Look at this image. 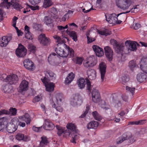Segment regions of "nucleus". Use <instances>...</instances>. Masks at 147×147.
<instances>
[{"label":"nucleus","mask_w":147,"mask_h":147,"mask_svg":"<svg viewBox=\"0 0 147 147\" xmlns=\"http://www.w3.org/2000/svg\"><path fill=\"white\" fill-rule=\"evenodd\" d=\"M57 55L63 57H66L69 55L71 57H74V51L73 49L67 46L65 43L58 46L55 50Z\"/></svg>","instance_id":"1"},{"label":"nucleus","mask_w":147,"mask_h":147,"mask_svg":"<svg viewBox=\"0 0 147 147\" xmlns=\"http://www.w3.org/2000/svg\"><path fill=\"white\" fill-rule=\"evenodd\" d=\"M110 44L112 45L116 53L121 55V58L122 61L125 60L126 55L123 51L124 47L123 43H119L116 40L111 39L110 40Z\"/></svg>","instance_id":"2"},{"label":"nucleus","mask_w":147,"mask_h":147,"mask_svg":"<svg viewBox=\"0 0 147 147\" xmlns=\"http://www.w3.org/2000/svg\"><path fill=\"white\" fill-rule=\"evenodd\" d=\"M19 124L18 119L14 118L12 119L11 122L7 124L5 127L9 133H13L17 130Z\"/></svg>","instance_id":"3"},{"label":"nucleus","mask_w":147,"mask_h":147,"mask_svg":"<svg viewBox=\"0 0 147 147\" xmlns=\"http://www.w3.org/2000/svg\"><path fill=\"white\" fill-rule=\"evenodd\" d=\"M133 2V0H116V3L117 6L123 10H126L128 9Z\"/></svg>","instance_id":"4"},{"label":"nucleus","mask_w":147,"mask_h":147,"mask_svg":"<svg viewBox=\"0 0 147 147\" xmlns=\"http://www.w3.org/2000/svg\"><path fill=\"white\" fill-rule=\"evenodd\" d=\"M126 140H129V142L132 143L136 141L135 138L133 137L130 133H126L123 134L119 137L116 140L117 144H120Z\"/></svg>","instance_id":"5"},{"label":"nucleus","mask_w":147,"mask_h":147,"mask_svg":"<svg viewBox=\"0 0 147 147\" xmlns=\"http://www.w3.org/2000/svg\"><path fill=\"white\" fill-rule=\"evenodd\" d=\"M45 76L41 79V80L44 84L50 80H54L56 79V76L53 72L47 70L45 72Z\"/></svg>","instance_id":"6"},{"label":"nucleus","mask_w":147,"mask_h":147,"mask_svg":"<svg viewBox=\"0 0 147 147\" xmlns=\"http://www.w3.org/2000/svg\"><path fill=\"white\" fill-rule=\"evenodd\" d=\"M123 14V13L117 14V15L115 13L110 14H105V16L106 20L110 24H115L116 21L117 20V17L120 15Z\"/></svg>","instance_id":"7"},{"label":"nucleus","mask_w":147,"mask_h":147,"mask_svg":"<svg viewBox=\"0 0 147 147\" xmlns=\"http://www.w3.org/2000/svg\"><path fill=\"white\" fill-rule=\"evenodd\" d=\"M18 78L15 74H13L9 76L6 75V77L4 80V82H8L10 84H15L18 82Z\"/></svg>","instance_id":"8"},{"label":"nucleus","mask_w":147,"mask_h":147,"mask_svg":"<svg viewBox=\"0 0 147 147\" xmlns=\"http://www.w3.org/2000/svg\"><path fill=\"white\" fill-rule=\"evenodd\" d=\"M127 49L128 51H136L137 50L136 45H139L136 42L132 41L129 40H126L125 43Z\"/></svg>","instance_id":"9"},{"label":"nucleus","mask_w":147,"mask_h":147,"mask_svg":"<svg viewBox=\"0 0 147 147\" xmlns=\"http://www.w3.org/2000/svg\"><path fill=\"white\" fill-rule=\"evenodd\" d=\"M92 100L95 103H98L101 100L100 93L98 90L93 88L92 92Z\"/></svg>","instance_id":"10"},{"label":"nucleus","mask_w":147,"mask_h":147,"mask_svg":"<svg viewBox=\"0 0 147 147\" xmlns=\"http://www.w3.org/2000/svg\"><path fill=\"white\" fill-rule=\"evenodd\" d=\"M27 52L26 49L21 44L19 45V47L16 51L17 56L20 57L25 56Z\"/></svg>","instance_id":"11"},{"label":"nucleus","mask_w":147,"mask_h":147,"mask_svg":"<svg viewBox=\"0 0 147 147\" xmlns=\"http://www.w3.org/2000/svg\"><path fill=\"white\" fill-rule=\"evenodd\" d=\"M38 40L40 44L44 46H48L50 43V39L46 37L44 34H41L38 37Z\"/></svg>","instance_id":"12"},{"label":"nucleus","mask_w":147,"mask_h":147,"mask_svg":"<svg viewBox=\"0 0 147 147\" xmlns=\"http://www.w3.org/2000/svg\"><path fill=\"white\" fill-rule=\"evenodd\" d=\"M82 102V100L79 94H75L70 102L71 104L73 106L80 105Z\"/></svg>","instance_id":"13"},{"label":"nucleus","mask_w":147,"mask_h":147,"mask_svg":"<svg viewBox=\"0 0 147 147\" xmlns=\"http://www.w3.org/2000/svg\"><path fill=\"white\" fill-rule=\"evenodd\" d=\"M105 53L107 58L111 61L112 60L113 55V53L112 49L108 46L105 47L104 48Z\"/></svg>","instance_id":"14"},{"label":"nucleus","mask_w":147,"mask_h":147,"mask_svg":"<svg viewBox=\"0 0 147 147\" xmlns=\"http://www.w3.org/2000/svg\"><path fill=\"white\" fill-rule=\"evenodd\" d=\"M43 128L47 130H51L53 129L54 125L53 123L49 119H46L43 126Z\"/></svg>","instance_id":"15"},{"label":"nucleus","mask_w":147,"mask_h":147,"mask_svg":"<svg viewBox=\"0 0 147 147\" xmlns=\"http://www.w3.org/2000/svg\"><path fill=\"white\" fill-rule=\"evenodd\" d=\"M92 48L97 56L101 57L104 55V51L102 48L96 45H94Z\"/></svg>","instance_id":"16"},{"label":"nucleus","mask_w":147,"mask_h":147,"mask_svg":"<svg viewBox=\"0 0 147 147\" xmlns=\"http://www.w3.org/2000/svg\"><path fill=\"white\" fill-rule=\"evenodd\" d=\"M28 88V82L26 80L22 81L20 83L18 92L22 93L24 91L27 90Z\"/></svg>","instance_id":"17"},{"label":"nucleus","mask_w":147,"mask_h":147,"mask_svg":"<svg viewBox=\"0 0 147 147\" xmlns=\"http://www.w3.org/2000/svg\"><path fill=\"white\" fill-rule=\"evenodd\" d=\"M11 39V36L3 37L0 40V45L2 47L6 46Z\"/></svg>","instance_id":"18"},{"label":"nucleus","mask_w":147,"mask_h":147,"mask_svg":"<svg viewBox=\"0 0 147 147\" xmlns=\"http://www.w3.org/2000/svg\"><path fill=\"white\" fill-rule=\"evenodd\" d=\"M87 74L88 75V78L90 80H94L95 79L96 77V72L94 69H89L87 70Z\"/></svg>","instance_id":"19"},{"label":"nucleus","mask_w":147,"mask_h":147,"mask_svg":"<svg viewBox=\"0 0 147 147\" xmlns=\"http://www.w3.org/2000/svg\"><path fill=\"white\" fill-rule=\"evenodd\" d=\"M48 82H47L45 84H44L46 87V90L49 92H52L54 89L55 84L53 82L48 83Z\"/></svg>","instance_id":"20"},{"label":"nucleus","mask_w":147,"mask_h":147,"mask_svg":"<svg viewBox=\"0 0 147 147\" xmlns=\"http://www.w3.org/2000/svg\"><path fill=\"white\" fill-rule=\"evenodd\" d=\"M54 17L53 16L49 15L45 16L43 19V21L44 23L47 26H50L53 22V19Z\"/></svg>","instance_id":"21"},{"label":"nucleus","mask_w":147,"mask_h":147,"mask_svg":"<svg viewBox=\"0 0 147 147\" xmlns=\"http://www.w3.org/2000/svg\"><path fill=\"white\" fill-rule=\"evenodd\" d=\"M106 65H99V68L102 81H104V77L106 71Z\"/></svg>","instance_id":"22"},{"label":"nucleus","mask_w":147,"mask_h":147,"mask_svg":"<svg viewBox=\"0 0 147 147\" xmlns=\"http://www.w3.org/2000/svg\"><path fill=\"white\" fill-rule=\"evenodd\" d=\"M147 76L143 73H139L137 76L138 81L140 82H142L146 81Z\"/></svg>","instance_id":"23"},{"label":"nucleus","mask_w":147,"mask_h":147,"mask_svg":"<svg viewBox=\"0 0 147 147\" xmlns=\"http://www.w3.org/2000/svg\"><path fill=\"white\" fill-rule=\"evenodd\" d=\"M99 125L98 122L95 121H92L89 123L87 125V128L88 129H96L97 128Z\"/></svg>","instance_id":"24"},{"label":"nucleus","mask_w":147,"mask_h":147,"mask_svg":"<svg viewBox=\"0 0 147 147\" xmlns=\"http://www.w3.org/2000/svg\"><path fill=\"white\" fill-rule=\"evenodd\" d=\"M19 118L22 120L24 121L27 124H29L30 123V119L29 115L26 113L24 115L20 116Z\"/></svg>","instance_id":"25"},{"label":"nucleus","mask_w":147,"mask_h":147,"mask_svg":"<svg viewBox=\"0 0 147 147\" xmlns=\"http://www.w3.org/2000/svg\"><path fill=\"white\" fill-rule=\"evenodd\" d=\"M3 90L5 93H10L13 91L12 87L11 85L7 84L3 86Z\"/></svg>","instance_id":"26"},{"label":"nucleus","mask_w":147,"mask_h":147,"mask_svg":"<svg viewBox=\"0 0 147 147\" xmlns=\"http://www.w3.org/2000/svg\"><path fill=\"white\" fill-rule=\"evenodd\" d=\"M86 82L84 78H82L79 79L77 81V83L80 89L84 88L86 84Z\"/></svg>","instance_id":"27"},{"label":"nucleus","mask_w":147,"mask_h":147,"mask_svg":"<svg viewBox=\"0 0 147 147\" xmlns=\"http://www.w3.org/2000/svg\"><path fill=\"white\" fill-rule=\"evenodd\" d=\"M16 138L19 141L23 140L25 141H27L29 140L27 136H24L23 134L20 133L17 134L16 136Z\"/></svg>","instance_id":"28"},{"label":"nucleus","mask_w":147,"mask_h":147,"mask_svg":"<svg viewBox=\"0 0 147 147\" xmlns=\"http://www.w3.org/2000/svg\"><path fill=\"white\" fill-rule=\"evenodd\" d=\"M74 77V75L72 72L69 73L65 79V83L67 84H69L73 81Z\"/></svg>","instance_id":"29"},{"label":"nucleus","mask_w":147,"mask_h":147,"mask_svg":"<svg viewBox=\"0 0 147 147\" xmlns=\"http://www.w3.org/2000/svg\"><path fill=\"white\" fill-rule=\"evenodd\" d=\"M11 5V3L8 2V0H3V2L1 3L0 6L2 7L6 8L8 9Z\"/></svg>","instance_id":"30"},{"label":"nucleus","mask_w":147,"mask_h":147,"mask_svg":"<svg viewBox=\"0 0 147 147\" xmlns=\"http://www.w3.org/2000/svg\"><path fill=\"white\" fill-rule=\"evenodd\" d=\"M56 98L57 104L58 105L61 104L63 99V94L61 93H57L56 96Z\"/></svg>","instance_id":"31"},{"label":"nucleus","mask_w":147,"mask_h":147,"mask_svg":"<svg viewBox=\"0 0 147 147\" xmlns=\"http://www.w3.org/2000/svg\"><path fill=\"white\" fill-rule=\"evenodd\" d=\"M56 127L57 130V134L59 136H60L64 133L65 129L59 125H56Z\"/></svg>","instance_id":"32"},{"label":"nucleus","mask_w":147,"mask_h":147,"mask_svg":"<svg viewBox=\"0 0 147 147\" xmlns=\"http://www.w3.org/2000/svg\"><path fill=\"white\" fill-rule=\"evenodd\" d=\"M66 127L68 129H70L71 131H72L71 132V133L74 134L75 131L76 130V126L74 124L71 123L68 124L67 125Z\"/></svg>","instance_id":"33"},{"label":"nucleus","mask_w":147,"mask_h":147,"mask_svg":"<svg viewBox=\"0 0 147 147\" xmlns=\"http://www.w3.org/2000/svg\"><path fill=\"white\" fill-rule=\"evenodd\" d=\"M53 37L55 40V41L58 43V46L60 45L61 44H62L63 43H64V40L58 35H55L53 36Z\"/></svg>","instance_id":"34"},{"label":"nucleus","mask_w":147,"mask_h":147,"mask_svg":"<svg viewBox=\"0 0 147 147\" xmlns=\"http://www.w3.org/2000/svg\"><path fill=\"white\" fill-rule=\"evenodd\" d=\"M69 35L72 38L74 41L76 42L77 41V36L76 32L74 31H71L69 33Z\"/></svg>","instance_id":"35"},{"label":"nucleus","mask_w":147,"mask_h":147,"mask_svg":"<svg viewBox=\"0 0 147 147\" xmlns=\"http://www.w3.org/2000/svg\"><path fill=\"white\" fill-rule=\"evenodd\" d=\"M13 7L17 10H19L22 8V6L18 3V0L12 3Z\"/></svg>","instance_id":"36"},{"label":"nucleus","mask_w":147,"mask_h":147,"mask_svg":"<svg viewBox=\"0 0 147 147\" xmlns=\"http://www.w3.org/2000/svg\"><path fill=\"white\" fill-rule=\"evenodd\" d=\"M53 4V3L51 0H44L43 7H44L46 8L51 6Z\"/></svg>","instance_id":"37"},{"label":"nucleus","mask_w":147,"mask_h":147,"mask_svg":"<svg viewBox=\"0 0 147 147\" xmlns=\"http://www.w3.org/2000/svg\"><path fill=\"white\" fill-rule=\"evenodd\" d=\"M86 89L89 92H91L92 88V86L91 85V83L90 80L88 78H86Z\"/></svg>","instance_id":"38"},{"label":"nucleus","mask_w":147,"mask_h":147,"mask_svg":"<svg viewBox=\"0 0 147 147\" xmlns=\"http://www.w3.org/2000/svg\"><path fill=\"white\" fill-rule=\"evenodd\" d=\"M92 114L93 116L96 120L99 121L102 119L101 117L98 113L96 111L93 112Z\"/></svg>","instance_id":"39"},{"label":"nucleus","mask_w":147,"mask_h":147,"mask_svg":"<svg viewBox=\"0 0 147 147\" xmlns=\"http://www.w3.org/2000/svg\"><path fill=\"white\" fill-rule=\"evenodd\" d=\"M97 32L99 34L105 36H107L108 35L110 34V33L108 32V30H105L102 31L98 30Z\"/></svg>","instance_id":"40"},{"label":"nucleus","mask_w":147,"mask_h":147,"mask_svg":"<svg viewBox=\"0 0 147 147\" xmlns=\"http://www.w3.org/2000/svg\"><path fill=\"white\" fill-rule=\"evenodd\" d=\"M84 60V59L83 57H77L76 59V63L78 64H81L83 62L84 64L88 63V61H86V63H84L85 61Z\"/></svg>","instance_id":"41"},{"label":"nucleus","mask_w":147,"mask_h":147,"mask_svg":"<svg viewBox=\"0 0 147 147\" xmlns=\"http://www.w3.org/2000/svg\"><path fill=\"white\" fill-rule=\"evenodd\" d=\"M41 141L40 142V146H41L42 145H46L48 143L47 138L46 137H43L41 138Z\"/></svg>","instance_id":"42"},{"label":"nucleus","mask_w":147,"mask_h":147,"mask_svg":"<svg viewBox=\"0 0 147 147\" xmlns=\"http://www.w3.org/2000/svg\"><path fill=\"white\" fill-rule=\"evenodd\" d=\"M24 66L27 69L30 71H33L36 68L35 65H24Z\"/></svg>","instance_id":"43"},{"label":"nucleus","mask_w":147,"mask_h":147,"mask_svg":"<svg viewBox=\"0 0 147 147\" xmlns=\"http://www.w3.org/2000/svg\"><path fill=\"white\" fill-rule=\"evenodd\" d=\"M28 49L30 53H34L36 51V47L32 44H30L28 45Z\"/></svg>","instance_id":"44"},{"label":"nucleus","mask_w":147,"mask_h":147,"mask_svg":"<svg viewBox=\"0 0 147 147\" xmlns=\"http://www.w3.org/2000/svg\"><path fill=\"white\" fill-rule=\"evenodd\" d=\"M122 81L123 83H125L129 80V76L127 75H124L122 77Z\"/></svg>","instance_id":"45"},{"label":"nucleus","mask_w":147,"mask_h":147,"mask_svg":"<svg viewBox=\"0 0 147 147\" xmlns=\"http://www.w3.org/2000/svg\"><path fill=\"white\" fill-rule=\"evenodd\" d=\"M9 114L11 115H15L17 113V110L15 108L11 107L9 110Z\"/></svg>","instance_id":"46"},{"label":"nucleus","mask_w":147,"mask_h":147,"mask_svg":"<svg viewBox=\"0 0 147 147\" xmlns=\"http://www.w3.org/2000/svg\"><path fill=\"white\" fill-rule=\"evenodd\" d=\"M50 11L51 12V13L50 15L53 16L54 18L55 15L57 12L56 9L54 7H53L50 9Z\"/></svg>","instance_id":"47"},{"label":"nucleus","mask_w":147,"mask_h":147,"mask_svg":"<svg viewBox=\"0 0 147 147\" xmlns=\"http://www.w3.org/2000/svg\"><path fill=\"white\" fill-rule=\"evenodd\" d=\"M90 108L88 105H86V109L85 111L84 112V113H83L80 117L81 118H83L86 115V114L88 113V111L89 110Z\"/></svg>","instance_id":"48"},{"label":"nucleus","mask_w":147,"mask_h":147,"mask_svg":"<svg viewBox=\"0 0 147 147\" xmlns=\"http://www.w3.org/2000/svg\"><path fill=\"white\" fill-rule=\"evenodd\" d=\"M8 119L6 117H3L0 118V122L4 125L7 122Z\"/></svg>","instance_id":"49"},{"label":"nucleus","mask_w":147,"mask_h":147,"mask_svg":"<svg viewBox=\"0 0 147 147\" xmlns=\"http://www.w3.org/2000/svg\"><path fill=\"white\" fill-rule=\"evenodd\" d=\"M135 88L134 87L131 88L128 86H126V90L127 91H129L131 94L132 95H133L134 94L135 92Z\"/></svg>","instance_id":"50"},{"label":"nucleus","mask_w":147,"mask_h":147,"mask_svg":"<svg viewBox=\"0 0 147 147\" xmlns=\"http://www.w3.org/2000/svg\"><path fill=\"white\" fill-rule=\"evenodd\" d=\"M9 110H7L5 109H2L0 111V116L2 115H9Z\"/></svg>","instance_id":"51"},{"label":"nucleus","mask_w":147,"mask_h":147,"mask_svg":"<svg viewBox=\"0 0 147 147\" xmlns=\"http://www.w3.org/2000/svg\"><path fill=\"white\" fill-rule=\"evenodd\" d=\"M56 105L54 103V104L52 105V107L55 108L56 109L60 112H61L63 110V109L60 106H58L56 107Z\"/></svg>","instance_id":"52"},{"label":"nucleus","mask_w":147,"mask_h":147,"mask_svg":"<svg viewBox=\"0 0 147 147\" xmlns=\"http://www.w3.org/2000/svg\"><path fill=\"white\" fill-rule=\"evenodd\" d=\"M68 29L70 30H73L74 28H77L78 26L74 23H73L69 24Z\"/></svg>","instance_id":"53"},{"label":"nucleus","mask_w":147,"mask_h":147,"mask_svg":"<svg viewBox=\"0 0 147 147\" xmlns=\"http://www.w3.org/2000/svg\"><path fill=\"white\" fill-rule=\"evenodd\" d=\"M140 68L142 71L147 73V65H140Z\"/></svg>","instance_id":"54"},{"label":"nucleus","mask_w":147,"mask_h":147,"mask_svg":"<svg viewBox=\"0 0 147 147\" xmlns=\"http://www.w3.org/2000/svg\"><path fill=\"white\" fill-rule=\"evenodd\" d=\"M25 38L29 40H32L33 39L32 34L30 32L25 34Z\"/></svg>","instance_id":"55"},{"label":"nucleus","mask_w":147,"mask_h":147,"mask_svg":"<svg viewBox=\"0 0 147 147\" xmlns=\"http://www.w3.org/2000/svg\"><path fill=\"white\" fill-rule=\"evenodd\" d=\"M33 63L32 61L28 59H26L24 61V64H33Z\"/></svg>","instance_id":"56"},{"label":"nucleus","mask_w":147,"mask_h":147,"mask_svg":"<svg viewBox=\"0 0 147 147\" xmlns=\"http://www.w3.org/2000/svg\"><path fill=\"white\" fill-rule=\"evenodd\" d=\"M42 127V126L39 127H37L35 126H33L32 127V129L35 131L36 132H39L41 131V129Z\"/></svg>","instance_id":"57"},{"label":"nucleus","mask_w":147,"mask_h":147,"mask_svg":"<svg viewBox=\"0 0 147 147\" xmlns=\"http://www.w3.org/2000/svg\"><path fill=\"white\" fill-rule=\"evenodd\" d=\"M129 67L132 71L136 68H139L138 65H129Z\"/></svg>","instance_id":"58"},{"label":"nucleus","mask_w":147,"mask_h":147,"mask_svg":"<svg viewBox=\"0 0 147 147\" xmlns=\"http://www.w3.org/2000/svg\"><path fill=\"white\" fill-rule=\"evenodd\" d=\"M141 27V25L138 23H135L133 24L132 28L135 30L138 29Z\"/></svg>","instance_id":"59"},{"label":"nucleus","mask_w":147,"mask_h":147,"mask_svg":"<svg viewBox=\"0 0 147 147\" xmlns=\"http://www.w3.org/2000/svg\"><path fill=\"white\" fill-rule=\"evenodd\" d=\"M56 55V54L55 53H53L51 54L48 57V61L49 62L51 61V59L54 58V56Z\"/></svg>","instance_id":"60"},{"label":"nucleus","mask_w":147,"mask_h":147,"mask_svg":"<svg viewBox=\"0 0 147 147\" xmlns=\"http://www.w3.org/2000/svg\"><path fill=\"white\" fill-rule=\"evenodd\" d=\"M80 8H81L82 9V11L85 13H86L89 12L92 9L91 8H90L89 9H87V8H83V7H80Z\"/></svg>","instance_id":"61"},{"label":"nucleus","mask_w":147,"mask_h":147,"mask_svg":"<svg viewBox=\"0 0 147 147\" xmlns=\"http://www.w3.org/2000/svg\"><path fill=\"white\" fill-rule=\"evenodd\" d=\"M147 58H143L141 59L140 63L141 64H143L145 63V64H147Z\"/></svg>","instance_id":"62"},{"label":"nucleus","mask_w":147,"mask_h":147,"mask_svg":"<svg viewBox=\"0 0 147 147\" xmlns=\"http://www.w3.org/2000/svg\"><path fill=\"white\" fill-rule=\"evenodd\" d=\"M71 132H70V131H69L68 129L65 130L64 132V134H63V135L64 136V135H65V136H69L70 134H72V133H71Z\"/></svg>","instance_id":"63"},{"label":"nucleus","mask_w":147,"mask_h":147,"mask_svg":"<svg viewBox=\"0 0 147 147\" xmlns=\"http://www.w3.org/2000/svg\"><path fill=\"white\" fill-rule=\"evenodd\" d=\"M18 19V18L16 16H14L12 20L13 21V26H15L16 24V21Z\"/></svg>","instance_id":"64"}]
</instances>
